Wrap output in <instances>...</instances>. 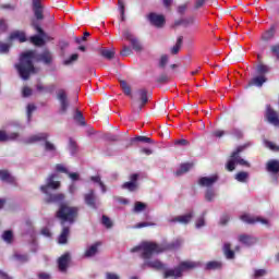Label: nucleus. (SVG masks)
<instances>
[{
  "instance_id": "1",
  "label": "nucleus",
  "mask_w": 279,
  "mask_h": 279,
  "mask_svg": "<svg viewBox=\"0 0 279 279\" xmlns=\"http://www.w3.org/2000/svg\"><path fill=\"white\" fill-rule=\"evenodd\" d=\"M34 60L36 62H44V64H51L53 57L49 50H45L41 53L36 52V50L22 52L19 63L15 64V69L22 80H29L32 73H36Z\"/></svg>"
},
{
  "instance_id": "2",
  "label": "nucleus",
  "mask_w": 279,
  "mask_h": 279,
  "mask_svg": "<svg viewBox=\"0 0 279 279\" xmlns=\"http://www.w3.org/2000/svg\"><path fill=\"white\" fill-rule=\"evenodd\" d=\"M132 254H140L144 263L141 265V269L145 270L147 267L149 269H156L157 271L168 270L165 263L159 259H151L154 254H160V245L154 242H143L140 245L131 250Z\"/></svg>"
},
{
  "instance_id": "3",
  "label": "nucleus",
  "mask_w": 279,
  "mask_h": 279,
  "mask_svg": "<svg viewBox=\"0 0 279 279\" xmlns=\"http://www.w3.org/2000/svg\"><path fill=\"white\" fill-rule=\"evenodd\" d=\"M78 211L80 209L77 207H69L66 205H61L57 211V217L58 219H61V226L63 228L58 239L61 245H64V243L69 241L70 227H68L66 223H69V226H73Z\"/></svg>"
},
{
  "instance_id": "4",
  "label": "nucleus",
  "mask_w": 279,
  "mask_h": 279,
  "mask_svg": "<svg viewBox=\"0 0 279 279\" xmlns=\"http://www.w3.org/2000/svg\"><path fill=\"white\" fill-rule=\"evenodd\" d=\"M56 180V174H51L47 179L46 185L40 186L41 193H44L46 196V203L47 204H62L64 202V194L59 193V194H51L49 191H56L60 189V182L59 181H53Z\"/></svg>"
},
{
  "instance_id": "5",
  "label": "nucleus",
  "mask_w": 279,
  "mask_h": 279,
  "mask_svg": "<svg viewBox=\"0 0 279 279\" xmlns=\"http://www.w3.org/2000/svg\"><path fill=\"white\" fill-rule=\"evenodd\" d=\"M245 149H247V145L238 146L235 150L232 151L231 157L226 165L227 170L234 171L236 165H240V167H250V162L240 156Z\"/></svg>"
},
{
  "instance_id": "6",
  "label": "nucleus",
  "mask_w": 279,
  "mask_h": 279,
  "mask_svg": "<svg viewBox=\"0 0 279 279\" xmlns=\"http://www.w3.org/2000/svg\"><path fill=\"white\" fill-rule=\"evenodd\" d=\"M49 133H37L35 135H31L28 138L25 140V143L32 144V143H40L45 142L44 149L47 151L52 158L54 156H58V150L56 148V145L53 143L48 141Z\"/></svg>"
},
{
  "instance_id": "7",
  "label": "nucleus",
  "mask_w": 279,
  "mask_h": 279,
  "mask_svg": "<svg viewBox=\"0 0 279 279\" xmlns=\"http://www.w3.org/2000/svg\"><path fill=\"white\" fill-rule=\"evenodd\" d=\"M132 109L134 112H141L143 107L146 106L149 101L148 92L146 88L137 89L132 96Z\"/></svg>"
},
{
  "instance_id": "8",
  "label": "nucleus",
  "mask_w": 279,
  "mask_h": 279,
  "mask_svg": "<svg viewBox=\"0 0 279 279\" xmlns=\"http://www.w3.org/2000/svg\"><path fill=\"white\" fill-rule=\"evenodd\" d=\"M196 264L194 262H182L178 267L168 269L165 271L163 278H181L183 271H189V269H195Z\"/></svg>"
},
{
  "instance_id": "9",
  "label": "nucleus",
  "mask_w": 279,
  "mask_h": 279,
  "mask_svg": "<svg viewBox=\"0 0 279 279\" xmlns=\"http://www.w3.org/2000/svg\"><path fill=\"white\" fill-rule=\"evenodd\" d=\"M193 217H195V211L191 210L187 214L168 218V223H172V225L181 223L182 226H189Z\"/></svg>"
},
{
  "instance_id": "10",
  "label": "nucleus",
  "mask_w": 279,
  "mask_h": 279,
  "mask_svg": "<svg viewBox=\"0 0 279 279\" xmlns=\"http://www.w3.org/2000/svg\"><path fill=\"white\" fill-rule=\"evenodd\" d=\"M33 27L38 32L39 35H33L29 38V41L35 45L36 47H43L45 45V31L40 27V25L36 22H33Z\"/></svg>"
},
{
  "instance_id": "11",
  "label": "nucleus",
  "mask_w": 279,
  "mask_h": 279,
  "mask_svg": "<svg viewBox=\"0 0 279 279\" xmlns=\"http://www.w3.org/2000/svg\"><path fill=\"white\" fill-rule=\"evenodd\" d=\"M123 38H125V40H129L133 51H143V45L141 44L138 38L134 37L132 32L124 31Z\"/></svg>"
},
{
  "instance_id": "12",
  "label": "nucleus",
  "mask_w": 279,
  "mask_h": 279,
  "mask_svg": "<svg viewBox=\"0 0 279 279\" xmlns=\"http://www.w3.org/2000/svg\"><path fill=\"white\" fill-rule=\"evenodd\" d=\"M265 117H266V121H268L270 125H275L276 128H278L279 125L278 112H276V110L271 108V105L266 106Z\"/></svg>"
},
{
  "instance_id": "13",
  "label": "nucleus",
  "mask_w": 279,
  "mask_h": 279,
  "mask_svg": "<svg viewBox=\"0 0 279 279\" xmlns=\"http://www.w3.org/2000/svg\"><path fill=\"white\" fill-rule=\"evenodd\" d=\"M57 98L60 104L59 111L61 112V114L66 113V111L69 110V98L66 97V92L64 89H60L57 94Z\"/></svg>"
},
{
  "instance_id": "14",
  "label": "nucleus",
  "mask_w": 279,
  "mask_h": 279,
  "mask_svg": "<svg viewBox=\"0 0 279 279\" xmlns=\"http://www.w3.org/2000/svg\"><path fill=\"white\" fill-rule=\"evenodd\" d=\"M241 221H243L244 223H250V225H254V223H263L264 226H269V220L260 218V217H252L247 214H244L240 217Z\"/></svg>"
},
{
  "instance_id": "15",
  "label": "nucleus",
  "mask_w": 279,
  "mask_h": 279,
  "mask_svg": "<svg viewBox=\"0 0 279 279\" xmlns=\"http://www.w3.org/2000/svg\"><path fill=\"white\" fill-rule=\"evenodd\" d=\"M148 21H149L150 25H154V27H163L165 15H160L157 13H149Z\"/></svg>"
},
{
  "instance_id": "16",
  "label": "nucleus",
  "mask_w": 279,
  "mask_h": 279,
  "mask_svg": "<svg viewBox=\"0 0 279 279\" xmlns=\"http://www.w3.org/2000/svg\"><path fill=\"white\" fill-rule=\"evenodd\" d=\"M138 173H133L130 177V181L123 183L122 189H125L126 191L134 192L136 191V187L138 186Z\"/></svg>"
},
{
  "instance_id": "17",
  "label": "nucleus",
  "mask_w": 279,
  "mask_h": 279,
  "mask_svg": "<svg viewBox=\"0 0 279 279\" xmlns=\"http://www.w3.org/2000/svg\"><path fill=\"white\" fill-rule=\"evenodd\" d=\"M219 180L217 174L210 177H203L198 180L199 186H205L206 189H213V185Z\"/></svg>"
},
{
  "instance_id": "18",
  "label": "nucleus",
  "mask_w": 279,
  "mask_h": 279,
  "mask_svg": "<svg viewBox=\"0 0 279 279\" xmlns=\"http://www.w3.org/2000/svg\"><path fill=\"white\" fill-rule=\"evenodd\" d=\"M84 202L86 206H89V208H94V210H97V197L95 196V190H89V192L84 195Z\"/></svg>"
},
{
  "instance_id": "19",
  "label": "nucleus",
  "mask_w": 279,
  "mask_h": 279,
  "mask_svg": "<svg viewBox=\"0 0 279 279\" xmlns=\"http://www.w3.org/2000/svg\"><path fill=\"white\" fill-rule=\"evenodd\" d=\"M69 260H71V254L65 253L58 259L59 271L64 274L69 269Z\"/></svg>"
},
{
  "instance_id": "20",
  "label": "nucleus",
  "mask_w": 279,
  "mask_h": 279,
  "mask_svg": "<svg viewBox=\"0 0 279 279\" xmlns=\"http://www.w3.org/2000/svg\"><path fill=\"white\" fill-rule=\"evenodd\" d=\"M33 1V12L37 21H43L45 15H43V4H40V0H32Z\"/></svg>"
},
{
  "instance_id": "21",
  "label": "nucleus",
  "mask_w": 279,
  "mask_h": 279,
  "mask_svg": "<svg viewBox=\"0 0 279 279\" xmlns=\"http://www.w3.org/2000/svg\"><path fill=\"white\" fill-rule=\"evenodd\" d=\"M180 247H182V239H175L172 242L166 243L162 246H160V250H162V252H165V250H180Z\"/></svg>"
},
{
  "instance_id": "22",
  "label": "nucleus",
  "mask_w": 279,
  "mask_h": 279,
  "mask_svg": "<svg viewBox=\"0 0 279 279\" xmlns=\"http://www.w3.org/2000/svg\"><path fill=\"white\" fill-rule=\"evenodd\" d=\"M9 40H19V43H27V36L25 32L15 31L10 34Z\"/></svg>"
},
{
  "instance_id": "23",
  "label": "nucleus",
  "mask_w": 279,
  "mask_h": 279,
  "mask_svg": "<svg viewBox=\"0 0 279 279\" xmlns=\"http://www.w3.org/2000/svg\"><path fill=\"white\" fill-rule=\"evenodd\" d=\"M99 245L101 244L99 242H96L88 246L84 254L85 258H93V256H95L97 252H99Z\"/></svg>"
},
{
  "instance_id": "24",
  "label": "nucleus",
  "mask_w": 279,
  "mask_h": 279,
  "mask_svg": "<svg viewBox=\"0 0 279 279\" xmlns=\"http://www.w3.org/2000/svg\"><path fill=\"white\" fill-rule=\"evenodd\" d=\"M73 119L76 125H81L82 128L86 126V119L80 109L74 111Z\"/></svg>"
},
{
  "instance_id": "25",
  "label": "nucleus",
  "mask_w": 279,
  "mask_h": 279,
  "mask_svg": "<svg viewBox=\"0 0 279 279\" xmlns=\"http://www.w3.org/2000/svg\"><path fill=\"white\" fill-rule=\"evenodd\" d=\"M174 25H183L184 27H190V25H194V27H197V23L195 22V19L193 16L181 19L174 22Z\"/></svg>"
},
{
  "instance_id": "26",
  "label": "nucleus",
  "mask_w": 279,
  "mask_h": 279,
  "mask_svg": "<svg viewBox=\"0 0 279 279\" xmlns=\"http://www.w3.org/2000/svg\"><path fill=\"white\" fill-rule=\"evenodd\" d=\"M265 82H267V76L257 74V76L251 80L250 86H257V88H260Z\"/></svg>"
},
{
  "instance_id": "27",
  "label": "nucleus",
  "mask_w": 279,
  "mask_h": 279,
  "mask_svg": "<svg viewBox=\"0 0 279 279\" xmlns=\"http://www.w3.org/2000/svg\"><path fill=\"white\" fill-rule=\"evenodd\" d=\"M266 169L269 173H279V160L271 159L267 162Z\"/></svg>"
},
{
  "instance_id": "28",
  "label": "nucleus",
  "mask_w": 279,
  "mask_h": 279,
  "mask_svg": "<svg viewBox=\"0 0 279 279\" xmlns=\"http://www.w3.org/2000/svg\"><path fill=\"white\" fill-rule=\"evenodd\" d=\"M239 241L243 245H246L247 247H250V245H254L256 243V238L248 234H242L239 236Z\"/></svg>"
},
{
  "instance_id": "29",
  "label": "nucleus",
  "mask_w": 279,
  "mask_h": 279,
  "mask_svg": "<svg viewBox=\"0 0 279 279\" xmlns=\"http://www.w3.org/2000/svg\"><path fill=\"white\" fill-rule=\"evenodd\" d=\"M221 267H223L221 262L211 260L205 265V271H217V269H221Z\"/></svg>"
},
{
  "instance_id": "30",
  "label": "nucleus",
  "mask_w": 279,
  "mask_h": 279,
  "mask_svg": "<svg viewBox=\"0 0 279 279\" xmlns=\"http://www.w3.org/2000/svg\"><path fill=\"white\" fill-rule=\"evenodd\" d=\"M13 258L17 263H21V265H25V263H29V254H27V253L21 254L19 252H15L13 254Z\"/></svg>"
},
{
  "instance_id": "31",
  "label": "nucleus",
  "mask_w": 279,
  "mask_h": 279,
  "mask_svg": "<svg viewBox=\"0 0 279 279\" xmlns=\"http://www.w3.org/2000/svg\"><path fill=\"white\" fill-rule=\"evenodd\" d=\"M0 180L8 184H14V177L8 170H0Z\"/></svg>"
},
{
  "instance_id": "32",
  "label": "nucleus",
  "mask_w": 279,
  "mask_h": 279,
  "mask_svg": "<svg viewBox=\"0 0 279 279\" xmlns=\"http://www.w3.org/2000/svg\"><path fill=\"white\" fill-rule=\"evenodd\" d=\"M36 89L39 92V93H53L56 90V86L53 84H50V85H43V84H37L36 85Z\"/></svg>"
},
{
  "instance_id": "33",
  "label": "nucleus",
  "mask_w": 279,
  "mask_h": 279,
  "mask_svg": "<svg viewBox=\"0 0 279 279\" xmlns=\"http://www.w3.org/2000/svg\"><path fill=\"white\" fill-rule=\"evenodd\" d=\"M90 180L94 182V184H98L100 186L101 193H107L108 189L106 187V184L101 182L100 175L90 177Z\"/></svg>"
},
{
  "instance_id": "34",
  "label": "nucleus",
  "mask_w": 279,
  "mask_h": 279,
  "mask_svg": "<svg viewBox=\"0 0 279 279\" xmlns=\"http://www.w3.org/2000/svg\"><path fill=\"white\" fill-rule=\"evenodd\" d=\"M183 41H184V37L183 36H179L178 39H177L175 45L171 49V53L173 56H177V53L180 52V49L182 48V43Z\"/></svg>"
},
{
  "instance_id": "35",
  "label": "nucleus",
  "mask_w": 279,
  "mask_h": 279,
  "mask_svg": "<svg viewBox=\"0 0 279 279\" xmlns=\"http://www.w3.org/2000/svg\"><path fill=\"white\" fill-rule=\"evenodd\" d=\"M193 166L191 163H182L180 168L175 171V175H184V173H187V171H191V168Z\"/></svg>"
},
{
  "instance_id": "36",
  "label": "nucleus",
  "mask_w": 279,
  "mask_h": 279,
  "mask_svg": "<svg viewBox=\"0 0 279 279\" xmlns=\"http://www.w3.org/2000/svg\"><path fill=\"white\" fill-rule=\"evenodd\" d=\"M269 71H271V69L265 64H258L255 70L257 75H264V76L267 75V73H269Z\"/></svg>"
},
{
  "instance_id": "37",
  "label": "nucleus",
  "mask_w": 279,
  "mask_h": 279,
  "mask_svg": "<svg viewBox=\"0 0 279 279\" xmlns=\"http://www.w3.org/2000/svg\"><path fill=\"white\" fill-rule=\"evenodd\" d=\"M131 143H148V144H151V143H154V140L149 138L147 136L138 135L136 137H132Z\"/></svg>"
},
{
  "instance_id": "38",
  "label": "nucleus",
  "mask_w": 279,
  "mask_h": 279,
  "mask_svg": "<svg viewBox=\"0 0 279 279\" xmlns=\"http://www.w3.org/2000/svg\"><path fill=\"white\" fill-rule=\"evenodd\" d=\"M216 193L215 187H207L205 192L206 202H215Z\"/></svg>"
},
{
  "instance_id": "39",
  "label": "nucleus",
  "mask_w": 279,
  "mask_h": 279,
  "mask_svg": "<svg viewBox=\"0 0 279 279\" xmlns=\"http://www.w3.org/2000/svg\"><path fill=\"white\" fill-rule=\"evenodd\" d=\"M223 252H225V256H226V258H228V260H232V258H234V251H232L230 248V243L223 244Z\"/></svg>"
},
{
  "instance_id": "40",
  "label": "nucleus",
  "mask_w": 279,
  "mask_h": 279,
  "mask_svg": "<svg viewBox=\"0 0 279 279\" xmlns=\"http://www.w3.org/2000/svg\"><path fill=\"white\" fill-rule=\"evenodd\" d=\"M120 86L124 93V95H128V97H134V95H132V88L130 87V85H128V83L125 81H121L120 82Z\"/></svg>"
},
{
  "instance_id": "41",
  "label": "nucleus",
  "mask_w": 279,
  "mask_h": 279,
  "mask_svg": "<svg viewBox=\"0 0 279 279\" xmlns=\"http://www.w3.org/2000/svg\"><path fill=\"white\" fill-rule=\"evenodd\" d=\"M205 217H206V211H204L202 214V216L196 219V223H195L196 230H199V229L204 228V226H206Z\"/></svg>"
},
{
  "instance_id": "42",
  "label": "nucleus",
  "mask_w": 279,
  "mask_h": 279,
  "mask_svg": "<svg viewBox=\"0 0 279 279\" xmlns=\"http://www.w3.org/2000/svg\"><path fill=\"white\" fill-rule=\"evenodd\" d=\"M247 178H250V173H247L245 171H241L235 174L236 182L245 183V182H247Z\"/></svg>"
},
{
  "instance_id": "43",
  "label": "nucleus",
  "mask_w": 279,
  "mask_h": 279,
  "mask_svg": "<svg viewBox=\"0 0 279 279\" xmlns=\"http://www.w3.org/2000/svg\"><path fill=\"white\" fill-rule=\"evenodd\" d=\"M78 58H80V54H77V53L71 54L70 58L63 60L64 66H71V64H73V62H77Z\"/></svg>"
},
{
  "instance_id": "44",
  "label": "nucleus",
  "mask_w": 279,
  "mask_h": 279,
  "mask_svg": "<svg viewBox=\"0 0 279 279\" xmlns=\"http://www.w3.org/2000/svg\"><path fill=\"white\" fill-rule=\"evenodd\" d=\"M118 10L120 12L121 21H125V3H123V0H118Z\"/></svg>"
},
{
  "instance_id": "45",
  "label": "nucleus",
  "mask_w": 279,
  "mask_h": 279,
  "mask_svg": "<svg viewBox=\"0 0 279 279\" xmlns=\"http://www.w3.org/2000/svg\"><path fill=\"white\" fill-rule=\"evenodd\" d=\"M100 54L102 58H106L107 60H112L114 58V50L112 49H102L100 51Z\"/></svg>"
},
{
  "instance_id": "46",
  "label": "nucleus",
  "mask_w": 279,
  "mask_h": 279,
  "mask_svg": "<svg viewBox=\"0 0 279 279\" xmlns=\"http://www.w3.org/2000/svg\"><path fill=\"white\" fill-rule=\"evenodd\" d=\"M36 110V106L34 104H28L26 109L27 114V123H32V114Z\"/></svg>"
},
{
  "instance_id": "47",
  "label": "nucleus",
  "mask_w": 279,
  "mask_h": 279,
  "mask_svg": "<svg viewBox=\"0 0 279 279\" xmlns=\"http://www.w3.org/2000/svg\"><path fill=\"white\" fill-rule=\"evenodd\" d=\"M69 149L71 156H75V154H77V144L75 143V141H73V138L69 140Z\"/></svg>"
},
{
  "instance_id": "48",
  "label": "nucleus",
  "mask_w": 279,
  "mask_h": 279,
  "mask_svg": "<svg viewBox=\"0 0 279 279\" xmlns=\"http://www.w3.org/2000/svg\"><path fill=\"white\" fill-rule=\"evenodd\" d=\"M145 208H147V205L145 203H143V202H135L133 210L135 213H143V210H145Z\"/></svg>"
},
{
  "instance_id": "49",
  "label": "nucleus",
  "mask_w": 279,
  "mask_h": 279,
  "mask_svg": "<svg viewBox=\"0 0 279 279\" xmlns=\"http://www.w3.org/2000/svg\"><path fill=\"white\" fill-rule=\"evenodd\" d=\"M276 34V28L272 26L270 27V29H268L264 35H263V39L264 40H271V37L275 36Z\"/></svg>"
},
{
  "instance_id": "50",
  "label": "nucleus",
  "mask_w": 279,
  "mask_h": 279,
  "mask_svg": "<svg viewBox=\"0 0 279 279\" xmlns=\"http://www.w3.org/2000/svg\"><path fill=\"white\" fill-rule=\"evenodd\" d=\"M13 236L14 235H13L12 231H10V230L4 231L2 234V239H3V241H5V243H12Z\"/></svg>"
},
{
  "instance_id": "51",
  "label": "nucleus",
  "mask_w": 279,
  "mask_h": 279,
  "mask_svg": "<svg viewBox=\"0 0 279 279\" xmlns=\"http://www.w3.org/2000/svg\"><path fill=\"white\" fill-rule=\"evenodd\" d=\"M101 223L102 226H105V228H108V229L112 228V220H110V218L106 215L102 216Z\"/></svg>"
},
{
  "instance_id": "52",
  "label": "nucleus",
  "mask_w": 279,
  "mask_h": 279,
  "mask_svg": "<svg viewBox=\"0 0 279 279\" xmlns=\"http://www.w3.org/2000/svg\"><path fill=\"white\" fill-rule=\"evenodd\" d=\"M56 171L58 173H65L66 175H69V172H70L69 169L66 167H64V165H62V163H58L56 166Z\"/></svg>"
},
{
  "instance_id": "53",
  "label": "nucleus",
  "mask_w": 279,
  "mask_h": 279,
  "mask_svg": "<svg viewBox=\"0 0 279 279\" xmlns=\"http://www.w3.org/2000/svg\"><path fill=\"white\" fill-rule=\"evenodd\" d=\"M167 62H169V56H167V54L161 56V58L159 60V66L161 69H165V66H167Z\"/></svg>"
},
{
  "instance_id": "54",
  "label": "nucleus",
  "mask_w": 279,
  "mask_h": 279,
  "mask_svg": "<svg viewBox=\"0 0 279 279\" xmlns=\"http://www.w3.org/2000/svg\"><path fill=\"white\" fill-rule=\"evenodd\" d=\"M267 274L266 269H256L254 271V277L255 278H263V276H265Z\"/></svg>"
},
{
  "instance_id": "55",
  "label": "nucleus",
  "mask_w": 279,
  "mask_h": 279,
  "mask_svg": "<svg viewBox=\"0 0 279 279\" xmlns=\"http://www.w3.org/2000/svg\"><path fill=\"white\" fill-rule=\"evenodd\" d=\"M232 136H235V138H243V131L239 129H233L231 131Z\"/></svg>"
},
{
  "instance_id": "56",
  "label": "nucleus",
  "mask_w": 279,
  "mask_h": 279,
  "mask_svg": "<svg viewBox=\"0 0 279 279\" xmlns=\"http://www.w3.org/2000/svg\"><path fill=\"white\" fill-rule=\"evenodd\" d=\"M10 51V45L0 41V53H8Z\"/></svg>"
},
{
  "instance_id": "57",
  "label": "nucleus",
  "mask_w": 279,
  "mask_h": 279,
  "mask_svg": "<svg viewBox=\"0 0 279 279\" xmlns=\"http://www.w3.org/2000/svg\"><path fill=\"white\" fill-rule=\"evenodd\" d=\"M33 90L29 87H24L22 90V97H32Z\"/></svg>"
},
{
  "instance_id": "58",
  "label": "nucleus",
  "mask_w": 279,
  "mask_h": 279,
  "mask_svg": "<svg viewBox=\"0 0 279 279\" xmlns=\"http://www.w3.org/2000/svg\"><path fill=\"white\" fill-rule=\"evenodd\" d=\"M8 32V23H5V20H0V33Z\"/></svg>"
},
{
  "instance_id": "59",
  "label": "nucleus",
  "mask_w": 279,
  "mask_h": 279,
  "mask_svg": "<svg viewBox=\"0 0 279 279\" xmlns=\"http://www.w3.org/2000/svg\"><path fill=\"white\" fill-rule=\"evenodd\" d=\"M271 53L276 56L277 60H279V45L271 46Z\"/></svg>"
},
{
  "instance_id": "60",
  "label": "nucleus",
  "mask_w": 279,
  "mask_h": 279,
  "mask_svg": "<svg viewBox=\"0 0 279 279\" xmlns=\"http://www.w3.org/2000/svg\"><path fill=\"white\" fill-rule=\"evenodd\" d=\"M131 54H132V48H130V46H124L121 51V56H131Z\"/></svg>"
},
{
  "instance_id": "61",
  "label": "nucleus",
  "mask_w": 279,
  "mask_h": 279,
  "mask_svg": "<svg viewBox=\"0 0 279 279\" xmlns=\"http://www.w3.org/2000/svg\"><path fill=\"white\" fill-rule=\"evenodd\" d=\"M228 221H230V215L225 214L220 217V223L221 226H226V223H228Z\"/></svg>"
},
{
  "instance_id": "62",
  "label": "nucleus",
  "mask_w": 279,
  "mask_h": 279,
  "mask_svg": "<svg viewBox=\"0 0 279 279\" xmlns=\"http://www.w3.org/2000/svg\"><path fill=\"white\" fill-rule=\"evenodd\" d=\"M68 175L73 182H77V180H80V174L76 172H69Z\"/></svg>"
},
{
  "instance_id": "63",
  "label": "nucleus",
  "mask_w": 279,
  "mask_h": 279,
  "mask_svg": "<svg viewBox=\"0 0 279 279\" xmlns=\"http://www.w3.org/2000/svg\"><path fill=\"white\" fill-rule=\"evenodd\" d=\"M105 278L106 279H119V275H117L114 272H106Z\"/></svg>"
},
{
  "instance_id": "64",
  "label": "nucleus",
  "mask_w": 279,
  "mask_h": 279,
  "mask_svg": "<svg viewBox=\"0 0 279 279\" xmlns=\"http://www.w3.org/2000/svg\"><path fill=\"white\" fill-rule=\"evenodd\" d=\"M38 278L39 279H51V275H49L47 272H39Z\"/></svg>"
}]
</instances>
